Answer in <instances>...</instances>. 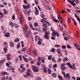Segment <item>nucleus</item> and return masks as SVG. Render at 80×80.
Wrapping results in <instances>:
<instances>
[{"mask_svg":"<svg viewBox=\"0 0 80 80\" xmlns=\"http://www.w3.org/2000/svg\"><path fill=\"white\" fill-rule=\"evenodd\" d=\"M38 60L39 61V62H37V65H38V66H39L41 65V62H40V61H41L42 63H45V62L44 60H46V59H45V58L43 59L42 58H38Z\"/></svg>","mask_w":80,"mask_h":80,"instance_id":"f257e3e1","label":"nucleus"},{"mask_svg":"<svg viewBox=\"0 0 80 80\" xmlns=\"http://www.w3.org/2000/svg\"><path fill=\"white\" fill-rule=\"evenodd\" d=\"M23 30L24 32V33L26 37L28 36V33L27 31L28 30V27H27V25H25L23 27Z\"/></svg>","mask_w":80,"mask_h":80,"instance_id":"f03ea898","label":"nucleus"},{"mask_svg":"<svg viewBox=\"0 0 80 80\" xmlns=\"http://www.w3.org/2000/svg\"><path fill=\"white\" fill-rule=\"evenodd\" d=\"M32 68L35 72H38V68H37V67L33 66H32Z\"/></svg>","mask_w":80,"mask_h":80,"instance_id":"7ed1b4c3","label":"nucleus"},{"mask_svg":"<svg viewBox=\"0 0 80 80\" xmlns=\"http://www.w3.org/2000/svg\"><path fill=\"white\" fill-rule=\"evenodd\" d=\"M49 33H50V32H46L45 33V35L44 36V38H47V39H48L49 37L48 35Z\"/></svg>","mask_w":80,"mask_h":80,"instance_id":"20e7f679","label":"nucleus"},{"mask_svg":"<svg viewBox=\"0 0 80 80\" xmlns=\"http://www.w3.org/2000/svg\"><path fill=\"white\" fill-rule=\"evenodd\" d=\"M58 20L60 21V22L61 23H62V22H63V18L61 17V16H58Z\"/></svg>","mask_w":80,"mask_h":80,"instance_id":"39448f33","label":"nucleus"},{"mask_svg":"<svg viewBox=\"0 0 80 80\" xmlns=\"http://www.w3.org/2000/svg\"><path fill=\"white\" fill-rule=\"evenodd\" d=\"M1 75L2 76H5V75H9V73H8L6 72H2Z\"/></svg>","mask_w":80,"mask_h":80,"instance_id":"423d86ee","label":"nucleus"},{"mask_svg":"<svg viewBox=\"0 0 80 80\" xmlns=\"http://www.w3.org/2000/svg\"><path fill=\"white\" fill-rule=\"evenodd\" d=\"M35 9L36 11V12H35V15H38V12H39V11H38V9H37V8L35 7Z\"/></svg>","mask_w":80,"mask_h":80,"instance_id":"0eeeda50","label":"nucleus"},{"mask_svg":"<svg viewBox=\"0 0 80 80\" xmlns=\"http://www.w3.org/2000/svg\"><path fill=\"white\" fill-rule=\"evenodd\" d=\"M52 18H53V20L54 22H59V21H58V20H57V19H55V17H53V16H52Z\"/></svg>","mask_w":80,"mask_h":80,"instance_id":"6e6552de","label":"nucleus"},{"mask_svg":"<svg viewBox=\"0 0 80 80\" xmlns=\"http://www.w3.org/2000/svg\"><path fill=\"white\" fill-rule=\"evenodd\" d=\"M74 46L75 47H77L78 48V50H79V51H80V48H79V45H78V44L77 43H75Z\"/></svg>","mask_w":80,"mask_h":80,"instance_id":"1a4fd4ad","label":"nucleus"},{"mask_svg":"<svg viewBox=\"0 0 80 80\" xmlns=\"http://www.w3.org/2000/svg\"><path fill=\"white\" fill-rule=\"evenodd\" d=\"M32 53L35 56H37V51L35 50H33L32 51Z\"/></svg>","mask_w":80,"mask_h":80,"instance_id":"9d476101","label":"nucleus"},{"mask_svg":"<svg viewBox=\"0 0 80 80\" xmlns=\"http://www.w3.org/2000/svg\"><path fill=\"white\" fill-rule=\"evenodd\" d=\"M8 76H6V77L4 76L2 78V80H8Z\"/></svg>","mask_w":80,"mask_h":80,"instance_id":"9b49d317","label":"nucleus"},{"mask_svg":"<svg viewBox=\"0 0 80 80\" xmlns=\"http://www.w3.org/2000/svg\"><path fill=\"white\" fill-rule=\"evenodd\" d=\"M3 46L5 47H6V48H8V43L6 42H4L3 43Z\"/></svg>","mask_w":80,"mask_h":80,"instance_id":"f8f14e48","label":"nucleus"},{"mask_svg":"<svg viewBox=\"0 0 80 80\" xmlns=\"http://www.w3.org/2000/svg\"><path fill=\"white\" fill-rule=\"evenodd\" d=\"M64 77H65V78H66V77H68L69 79H70V74H69V73H67L66 74V75H65Z\"/></svg>","mask_w":80,"mask_h":80,"instance_id":"ddd939ff","label":"nucleus"},{"mask_svg":"<svg viewBox=\"0 0 80 80\" xmlns=\"http://www.w3.org/2000/svg\"><path fill=\"white\" fill-rule=\"evenodd\" d=\"M69 38H70V36L68 35L67 37H65L64 38V40H65L68 41Z\"/></svg>","mask_w":80,"mask_h":80,"instance_id":"4468645a","label":"nucleus"},{"mask_svg":"<svg viewBox=\"0 0 80 80\" xmlns=\"http://www.w3.org/2000/svg\"><path fill=\"white\" fill-rule=\"evenodd\" d=\"M5 37H10V33H7L4 35Z\"/></svg>","mask_w":80,"mask_h":80,"instance_id":"2eb2a0df","label":"nucleus"},{"mask_svg":"<svg viewBox=\"0 0 80 80\" xmlns=\"http://www.w3.org/2000/svg\"><path fill=\"white\" fill-rule=\"evenodd\" d=\"M56 51L58 52V53H59V54H60V56H61V55H62V54H61L60 49H57Z\"/></svg>","mask_w":80,"mask_h":80,"instance_id":"dca6fc26","label":"nucleus"},{"mask_svg":"<svg viewBox=\"0 0 80 80\" xmlns=\"http://www.w3.org/2000/svg\"><path fill=\"white\" fill-rule=\"evenodd\" d=\"M7 48H7V47H5L4 48V51L5 53H6L7 52L8 49H7Z\"/></svg>","mask_w":80,"mask_h":80,"instance_id":"f3484780","label":"nucleus"},{"mask_svg":"<svg viewBox=\"0 0 80 80\" xmlns=\"http://www.w3.org/2000/svg\"><path fill=\"white\" fill-rule=\"evenodd\" d=\"M68 58H65L63 59V62H65L66 61H68Z\"/></svg>","mask_w":80,"mask_h":80,"instance_id":"a211bd4d","label":"nucleus"},{"mask_svg":"<svg viewBox=\"0 0 80 80\" xmlns=\"http://www.w3.org/2000/svg\"><path fill=\"white\" fill-rule=\"evenodd\" d=\"M9 25L11 27H13V23L12 22H9Z\"/></svg>","mask_w":80,"mask_h":80,"instance_id":"6ab92c4d","label":"nucleus"},{"mask_svg":"<svg viewBox=\"0 0 80 80\" xmlns=\"http://www.w3.org/2000/svg\"><path fill=\"white\" fill-rule=\"evenodd\" d=\"M61 68L62 70L64 71V70H65L66 69V68L64 66H61Z\"/></svg>","mask_w":80,"mask_h":80,"instance_id":"aec40b11","label":"nucleus"},{"mask_svg":"<svg viewBox=\"0 0 80 80\" xmlns=\"http://www.w3.org/2000/svg\"><path fill=\"white\" fill-rule=\"evenodd\" d=\"M10 45L11 47H13L14 46V43H13V42H10Z\"/></svg>","mask_w":80,"mask_h":80,"instance_id":"412c9836","label":"nucleus"},{"mask_svg":"<svg viewBox=\"0 0 80 80\" xmlns=\"http://www.w3.org/2000/svg\"><path fill=\"white\" fill-rule=\"evenodd\" d=\"M28 54H31L32 53V50L30 49H28Z\"/></svg>","mask_w":80,"mask_h":80,"instance_id":"4be33fe9","label":"nucleus"},{"mask_svg":"<svg viewBox=\"0 0 80 80\" xmlns=\"http://www.w3.org/2000/svg\"><path fill=\"white\" fill-rule=\"evenodd\" d=\"M29 26L32 29V30H35V28H33V26H32V24H29Z\"/></svg>","mask_w":80,"mask_h":80,"instance_id":"5701e85b","label":"nucleus"},{"mask_svg":"<svg viewBox=\"0 0 80 80\" xmlns=\"http://www.w3.org/2000/svg\"><path fill=\"white\" fill-rule=\"evenodd\" d=\"M34 30H37L38 31V32H40V30H41L40 27H38V28L37 29L34 28Z\"/></svg>","mask_w":80,"mask_h":80,"instance_id":"b1692460","label":"nucleus"},{"mask_svg":"<svg viewBox=\"0 0 80 80\" xmlns=\"http://www.w3.org/2000/svg\"><path fill=\"white\" fill-rule=\"evenodd\" d=\"M52 34H53V35L54 36H55L57 34H58V32H56L55 31H53L52 32Z\"/></svg>","mask_w":80,"mask_h":80,"instance_id":"393cba45","label":"nucleus"},{"mask_svg":"<svg viewBox=\"0 0 80 80\" xmlns=\"http://www.w3.org/2000/svg\"><path fill=\"white\" fill-rule=\"evenodd\" d=\"M20 47V42H19L17 44V48H19Z\"/></svg>","mask_w":80,"mask_h":80,"instance_id":"a878e982","label":"nucleus"},{"mask_svg":"<svg viewBox=\"0 0 80 80\" xmlns=\"http://www.w3.org/2000/svg\"><path fill=\"white\" fill-rule=\"evenodd\" d=\"M48 60H50L52 58V55H51L50 56H48Z\"/></svg>","mask_w":80,"mask_h":80,"instance_id":"bb28decb","label":"nucleus"},{"mask_svg":"<svg viewBox=\"0 0 80 80\" xmlns=\"http://www.w3.org/2000/svg\"><path fill=\"white\" fill-rule=\"evenodd\" d=\"M19 42V39L18 38H17L15 39L14 42Z\"/></svg>","mask_w":80,"mask_h":80,"instance_id":"cd10ccee","label":"nucleus"},{"mask_svg":"<svg viewBox=\"0 0 80 80\" xmlns=\"http://www.w3.org/2000/svg\"><path fill=\"white\" fill-rule=\"evenodd\" d=\"M20 16L21 17V22H23V19L22 14H20Z\"/></svg>","mask_w":80,"mask_h":80,"instance_id":"c85d7f7f","label":"nucleus"},{"mask_svg":"<svg viewBox=\"0 0 80 80\" xmlns=\"http://www.w3.org/2000/svg\"><path fill=\"white\" fill-rule=\"evenodd\" d=\"M52 76H53V77H57V75H56L55 73H53L51 75Z\"/></svg>","mask_w":80,"mask_h":80,"instance_id":"c756f323","label":"nucleus"},{"mask_svg":"<svg viewBox=\"0 0 80 80\" xmlns=\"http://www.w3.org/2000/svg\"><path fill=\"white\" fill-rule=\"evenodd\" d=\"M3 10H4L3 12H4V14L6 15V14H7V13H8V12L5 9H4Z\"/></svg>","mask_w":80,"mask_h":80,"instance_id":"7c9ffc66","label":"nucleus"},{"mask_svg":"<svg viewBox=\"0 0 80 80\" xmlns=\"http://www.w3.org/2000/svg\"><path fill=\"white\" fill-rule=\"evenodd\" d=\"M21 43L22 45V48H23V47H24V44L23 43V41H21Z\"/></svg>","mask_w":80,"mask_h":80,"instance_id":"2f4dec72","label":"nucleus"},{"mask_svg":"<svg viewBox=\"0 0 80 80\" xmlns=\"http://www.w3.org/2000/svg\"><path fill=\"white\" fill-rule=\"evenodd\" d=\"M14 25L15 28H19V27H20V26L17 25V24H14Z\"/></svg>","mask_w":80,"mask_h":80,"instance_id":"473e14b6","label":"nucleus"},{"mask_svg":"<svg viewBox=\"0 0 80 80\" xmlns=\"http://www.w3.org/2000/svg\"><path fill=\"white\" fill-rule=\"evenodd\" d=\"M55 51V49L54 48H52L51 49V51L52 52H54Z\"/></svg>","mask_w":80,"mask_h":80,"instance_id":"72a5a7b5","label":"nucleus"},{"mask_svg":"<svg viewBox=\"0 0 80 80\" xmlns=\"http://www.w3.org/2000/svg\"><path fill=\"white\" fill-rule=\"evenodd\" d=\"M52 60L53 62H56V61L54 57H53L52 58Z\"/></svg>","mask_w":80,"mask_h":80,"instance_id":"f704fd0d","label":"nucleus"},{"mask_svg":"<svg viewBox=\"0 0 80 80\" xmlns=\"http://www.w3.org/2000/svg\"><path fill=\"white\" fill-rule=\"evenodd\" d=\"M43 70H44V72H47V68H46V67H44L43 68Z\"/></svg>","mask_w":80,"mask_h":80,"instance_id":"c9c22d12","label":"nucleus"},{"mask_svg":"<svg viewBox=\"0 0 80 80\" xmlns=\"http://www.w3.org/2000/svg\"><path fill=\"white\" fill-rule=\"evenodd\" d=\"M24 60L25 62H28V59L27 58H24Z\"/></svg>","mask_w":80,"mask_h":80,"instance_id":"e433bc0d","label":"nucleus"},{"mask_svg":"<svg viewBox=\"0 0 80 80\" xmlns=\"http://www.w3.org/2000/svg\"><path fill=\"white\" fill-rule=\"evenodd\" d=\"M61 60H62L61 58H59L57 61L58 63H60V62H61Z\"/></svg>","mask_w":80,"mask_h":80,"instance_id":"4c0bfd02","label":"nucleus"},{"mask_svg":"<svg viewBox=\"0 0 80 80\" xmlns=\"http://www.w3.org/2000/svg\"><path fill=\"white\" fill-rule=\"evenodd\" d=\"M42 26L44 27H45V28H47V26L46 24L44 23H42Z\"/></svg>","mask_w":80,"mask_h":80,"instance_id":"58836bf2","label":"nucleus"},{"mask_svg":"<svg viewBox=\"0 0 80 80\" xmlns=\"http://www.w3.org/2000/svg\"><path fill=\"white\" fill-rule=\"evenodd\" d=\"M71 5H72V6H75V5H76V4H75V3L73 2H72L71 3Z\"/></svg>","mask_w":80,"mask_h":80,"instance_id":"ea45409f","label":"nucleus"},{"mask_svg":"<svg viewBox=\"0 0 80 80\" xmlns=\"http://www.w3.org/2000/svg\"><path fill=\"white\" fill-rule=\"evenodd\" d=\"M42 30H43V32H46L47 31V28H44L42 29Z\"/></svg>","mask_w":80,"mask_h":80,"instance_id":"a19ab883","label":"nucleus"},{"mask_svg":"<svg viewBox=\"0 0 80 80\" xmlns=\"http://www.w3.org/2000/svg\"><path fill=\"white\" fill-rule=\"evenodd\" d=\"M35 2L37 5L38 3V0H35Z\"/></svg>","mask_w":80,"mask_h":80,"instance_id":"79ce46f5","label":"nucleus"},{"mask_svg":"<svg viewBox=\"0 0 80 80\" xmlns=\"http://www.w3.org/2000/svg\"><path fill=\"white\" fill-rule=\"evenodd\" d=\"M20 67V68H23V67H24V64H21Z\"/></svg>","mask_w":80,"mask_h":80,"instance_id":"37998d69","label":"nucleus"},{"mask_svg":"<svg viewBox=\"0 0 80 80\" xmlns=\"http://www.w3.org/2000/svg\"><path fill=\"white\" fill-rule=\"evenodd\" d=\"M46 24L48 25V26H51V24L50 23H49L48 22H46Z\"/></svg>","mask_w":80,"mask_h":80,"instance_id":"c03bdc74","label":"nucleus"},{"mask_svg":"<svg viewBox=\"0 0 80 80\" xmlns=\"http://www.w3.org/2000/svg\"><path fill=\"white\" fill-rule=\"evenodd\" d=\"M48 73L50 74L51 73H52V71L51 70H50V69H48Z\"/></svg>","mask_w":80,"mask_h":80,"instance_id":"a18cd8bd","label":"nucleus"},{"mask_svg":"<svg viewBox=\"0 0 80 80\" xmlns=\"http://www.w3.org/2000/svg\"><path fill=\"white\" fill-rule=\"evenodd\" d=\"M67 21L68 23H70V19L69 18H68Z\"/></svg>","mask_w":80,"mask_h":80,"instance_id":"49530a36","label":"nucleus"},{"mask_svg":"<svg viewBox=\"0 0 80 80\" xmlns=\"http://www.w3.org/2000/svg\"><path fill=\"white\" fill-rule=\"evenodd\" d=\"M12 20H15V15H13L12 16Z\"/></svg>","mask_w":80,"mask_h":80,"instance_id":"de8ad7c7","label":"nucleus"},{"mask_svg":"<svg viewBox=\"0 0 80 80\" xmlns=\"http://www.w3.org/2000/svg\"><path fill=\"white\" fill-rule=\"evenodd\" d=\"M38 36H36L35 37V39L36 42H37V40H38Z\"/></svg>","mask_w":80,"mask_h":80,"instance_id":"09e8293b","label":"nucleus"},{"mask_svg":"<svg viewBox=\"0 0 80 80\" xmlns=\"http://www.w3.org/2000/svg\"><path fill=\"white\" fill-rule=\"evenodd\" d=\"M34 25L35 27H37V26H38V23L37 22H35L34 23Z\"/></svg>","mask_w":80,"mask_h":80,"instance_id":"8fccbe9b","label":"nucleus"},{"mask_svg":"<svg viewBox=\"0 0 80 80\" xmlns=\"http://www.w3.org/2000/svg\"><path fill=\"white\" fill-rule=\"evenodd\" d=\"M58 78H59V79H62V77L60 76V75H58Z\"/></svg>","mask_w":80,"mask_h":80,"instance_id":"3c124183","label":"nucleus"},{"mask_svg":"<svg viewBox=\"0 0 80 80\" xmlns=\"http://www.w3.org/2000/svg\"><path fill=\"white\" fill-rule=\"evenodd\" d=\"M64 52H65V54L66 55H68V52L67 51V50L65 51Z\"/></svg>","mask_w":80,"mask_h":80,"instance_id":"603ef678","label":"nucleus"},{"mask_svg":"<svg viewBox=\"0 0 80 80\" xmlns=\"http://www.w3.org/2000/svg\"><path fill=\"white\" fill-rule=\"evenodd\" d=\"M62 48L63 49H65V48H66V46L65 45H62Z\"/></svg>","mask_w":80,"mask_h":80,"instance_id":"864d4df0","label":"nucleus"},{"mask_svg":"<svg viewBox=\"0 0 80 80\" xmlns=\"http://www.w3.org/2000/svg\"><path fill=\"white\" fill-rule=\"evenodd\" d=\"M19 57L20 58V60H21V61H22V55H20L19 56Z\"/></svg>","mask_w":80,"mask_h":80,"instance_id":"5fc2aeb1","label":"nucleus"},{"mask_svg":"<svg viewBox=\"0 0 80 80\" xmlns=\"http://www.w3.org/2000/svg\"><path fill=\"white\" fill-rule=\"evenodd\" d=\"M73 23H74V25H75V26H77V23H76V22H75V20H73Z\"/></svg>","mask_w":80,"mask_h":80,"instance_id":"6e6d98bb","label":"nucleus"},{"mask_svg":"<svg viewBox=\"0 0 80 80\" xmlns=\"http://www.w3.org/2000/svg\"><path fill=\"white\" fill-rule=\"evenodd\" d=\"M67 47L68 48H72V47L70 46V45H67Z\"/></svg>","mask_w":80,"mask_h":80,"instance_id":"4d7b16f0","label":"nucleus"},{"mask_svg":"<svg viewBox=\"0 0 80 80\" xmlns=\"http://www.w3.org/2000/svg\"><path fill=\"white\" fill-rule=\"evenodd\" d=\"M37 80H42V79H41V78L40 77H38L37 78Z\"/></svg>","mask_w":80,"mask_h":80,"instance_id":"13d9d810","label":"nucleus"},{"mask_svg":"<svg viewBox=\"0 0 80 80\" xmlns=\"http://www.w3.org/2000/svg\"><path fill=\"white\" fill-rule=\"evenodd\" d=\"M67 65L68 66H69V67L71 65L70 63L68 62L67 63Z\"/></svg>","mask_w":80,"mask_h":80,"instance_id":"bf43d9fd","label":"nucleus"},{"mask_svg":"<svg viewBox=\"0 0 80 80\" xmlns=\"http://www.w3.org/2000/svg\"><path fill=\"white\" fill-rule=\"evenodd\" d=\"M75 2L76 3V4H78V3H79V1H78V0H76Z\"/></svg>","mask_w":80,"mask_h":80,"instance_id":"052dcab7","label":"nucleus"},{"mask_svg":"<svg viewBox=\"0 0 80 80\" xmlns=\"http://www.w3.org/2000/svg\"><path fill=\"white\" fill-rule=\"evenodd\" d=\"M26 74L27 75L29 76V77H31V75H30V74L29 73V72L26 73Z\"/></svg>","mask_w":80,"mask_h":80,"instance_id":"680f3d73","label":"nucleus"},{"mask_svg":"<svg viewBox=\"0 0 80 80\" xmlns=\"http://www.w3.org/2000/svg\"><path fill=\"white\" fill-rule=\"evenodd\" d=\"M69 67L70 68H71L72 69V70H73V66L71 65Z\"/></svg>","mask_w":80,"mask_h":80,"instance_id":"e2e57ef3","label":"nucleus"},{"mask_svg":"<svg viewBox=\"0 0 80 80\" xmlns=\"http://www.w3.org/2000/svg\"><path fill=\"white\" fill-rule=\"evenodd\" d=\"M65 65V63H63L61 65V67H64Z\"/></svg>","mask_w":80,"mask_h":80,"instance_id":"0e129e2a","label":"nucleus"},{"mask_svg":"<svg viewBox=\"0 0 80 80\" xmlns=\"http://www.w3.org/2000/svg\"><path fill=\"white\" fill-rule=\"evenodd\" d=\"M22 7L24 8H27V6L25 5H23Z\"/></svg>","mask_w":80,"mask_h":80,"instance_id":"69168bd1","label":"nucleus"},{"mask_svg":"<svg viewBox=\"0 0 80 80\" xmlns=\"http://www.w3.org/2000/svg\"><path fill=\"white\" fill-rule=\"evenodd\" d=\"M41 17H42V18H43V17H45V15L43 14H41Z\"/></svg>","mask_w":80,"mask_h":80,"instance_id":"338daca9","label":"nucleus"},{"mask_svg":"<svg viewBox=\"0 0 80 80\" xmlns=\"http://www.w3.org/2000/svg\"><path fill=\"white\" fill-rule=\"evenodd\" d=\"M26 50V48H22V51L23 52H25Z\"/></svg>","mask_w":80,"mask_h":80,"instance_id":"774afa93","label":"nucleus"}]
</instances>
